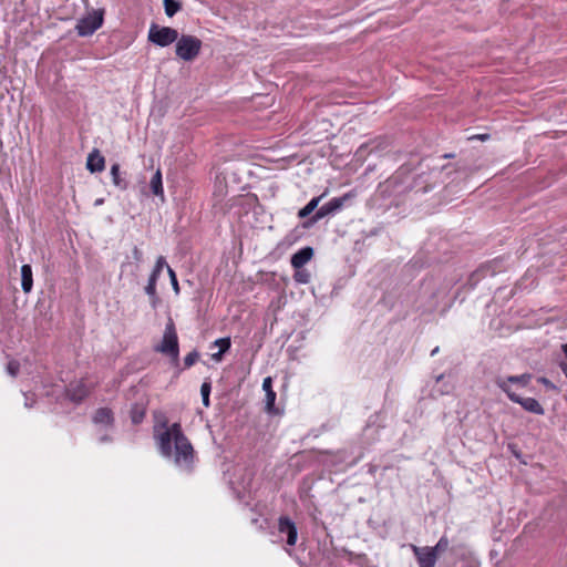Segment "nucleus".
<instances>
[{
	"label": "nucleus",
	"instance_id": "1",
	"mask_svg": "<svg viewBox=\"0 0 567 567\" xmlns=\"http://www.w3.org/2000/svg\"><path fill=\"white\" fill-rule=\"evenodd\" d=\"M154 419L153 435L161 454L165 457H174L177 465L190 470L195 451L190 441L184 434L182 424L175 422L168 425L167 416L159 411L154 412Z\"/></svg>",
	"mask_w": 567,
	"mask_h": 567
},
{
	"label": "nucleus",
	"instance_id": "2",
	"mask_svg": "<svg viewBox=\"0 0 567 567\" xmlns=\"http://www.w3.org/2000/svg\"><path fill=\"white\" fill-rule=\"evenodd\" d=\"M433 174H422L413 184L404 185L399 177L391 176L379 185L378 194L382 199L390 200L389 207H400L408 200V198H401L402 196L411 192L416 194L426 190L430 183L433 182Z\"/></svg>",
	"mask_w": 567,
	"mask_h": 567
},
{
	"label": "nucleus",
	"instance_id": "3",
	"mask_svg": "<svg viewBox=\"0 0 567 567\" xmlns=\"http://www.w3.org/2000/svg\"><path fill=\"white\" fill-rule=\"evenodd\" d=\"M154 351L166 355L169 359L171 365L176 370L175 374L179 375L182 372L179 362V342L176 327L172 318H168L162 341L154 346Z\"/></svg>",
	"mask_w": 567,
	"mask_h": 567
},
{
	"label": "nucleus",
	"instance_id": "4",
	"mask_svg": "<svg viewBox=\"0 0 567 567\" xmlns=\"http://www.w3.org/2000/svg\"><path fill=\"white\" fill-rule=\"evenodd\" d=\"M203 42L195 35L192 34H182L178 35L175 45V54L184 60V61H193L195 60L202 50Z\"/></svg>",
	"mask_w": 567,
	"mask_h": 567
},
{
	"label": "nucleus",
	"instance_id": "5",
	"mask_svg": "<svg viewBox=\"0 0 567 567\" xmlns=\"http://www.w3.org/2000/svg\"><path fill=\"white\" fill-rule=\"evenodd\" d=\"M353 195L352 193H347L341 197H334L327 204L322 205L320 208H318L312 216H310L308 219L303 220L300 225L303 229L311 228L315 224H317L320 219L324 218L328 215H331L336 213L337 210L341 209L344 202L351 198Z\"/></svg>",
	"mask_w": 567,
	"mask_h": 567
},
{
	"label": "nucleus",
	"instance_id": "6",
	"mask_svg": "<svg viewBox=\"0 0 567 567\" xmlns=\"http://www.w3.org/2000/svg\"><path fill=\"white\" fill-rule=\"evenodd\" d=\"M104 9L92 10L86 16L80 18L75 24V31L79 37H90L99 30L104 22Z\"/></svg>",
	"mask_w": 567,
	"mask_h": 567
},
{
	"label": "nucleus",
	"instance_id": "7",
	"mask_svg": "<svg viewBox=\"0 0 567 567\" xmlns=\"http://www.w3.org/2000/svg\"><path fill=\"white\" fill-rule=\"evenodd\" d=\"M504 269L505 268L503 257H497L492 260H488L480 265V267L470 275L467 285L471 288H474L485 277L495 276L496 274L504 271Z\"/></svg>",
	"mask_w": 567,
	"mask_h": 567
},
{
	"label": "nucleus",
	"instance_id": "8",
	"mask_svg": "<svg viewBox=\"0 0 567 567\" xmlns=\"http://www.w3.org/2000/svg\"><path fill=\"white\" fill-rule=\"evenodd\" d=\"M178 31L171 27H161L152 23L148 30L147 39L158 47H168L178 39Z\"/></svg>",
	"mask_w": 567,
	"mask_h": 567
},
{
	"label": "nucleus",
	"instance_id": "9",
	"mask_svg": "<svg viewBox=\"0 0 567 567\" xmlns=\"http://www.w3.org/2000/svg\"><path fill=\"white\" fill-rule=\"evenodd\" d=\"M499 389L506 393V395L512 402L519 404L525 411L537 415L545 414V409L536 399L523 398L515 393L511 386H506L505 383H499Z\"/></svg>",
	"mask_w": 567,
	"mask_h": 567
},
{
	"label": "nucleus",
	"instance_id": "10",
	"mask_svg": "<svg viewBox=\"0 0 567 567\" xmlns=\"http://www.w3.org/2000/svg\"><path fill=\"white\" fill-rule=\"evenodd\" d=\"M64 393L69 401L75 404H80L90 395V390L84 381L81 380L78 382L69 383L65 386Z\"/></svg>",
	"mask_w": 567,
	"mask_h": 567
},
{
	"label": "nucleus",
	"instance_id": "11",
	"mask_svg": "<svg viewBox=\"0 0 567 567\" xmlns=\"http://www.w3.org/2000/svg\"><path fill=\"white\" fill-rule=\"evenodd\" d=\"M412 551L416 558L419 567H435L437 556L430 546L419 547L412 545Z\"/></svg>",
	"mask_w": 567,
	"mask_h": 567
},
{
	"label": "nucleus",
	"instance_id": "12",
	"mask_svg": "<svg viewBox=\"0 0 567 567\" xmlns=\"http://www.w3.org/2000/svg\"><path fill=\"white\" fill-rule=\"evenodd\" d=\"M262 390L266 393L265 411L268 414H272V415L281 414L282 412L275 405V401H276L277 394H276V392L272 389V379H271V377H267V378L264 379V381H262Z\"/></svg>",
	"mask_w": 567,
	"mask_h": 567
},
{
	"label": "nucleus",
	"instance_id": "13",
	"mask_svg": "<svg viewBox=\"0 0 567 567\" xmlns=\"http://www.w3.org/2000/svg\"><path fill=\"white\" fill-rule=\"evenodd\" d=\"M278 530L287 535V544L293 546L297 543L298 530L296 524L288 516H280L278 519Z\"/></svg>",
	"mask_w": 567,
	"mask_h": 567
},
{
	"label": "nucleus",
	"instance_id": "14",
	"mask_svg": "<svg viewBox=\"0 0 567 567\" xmlns=\"http://www.w3.org/2000/svg\"><path fill=\"white\" fill-rule=\"evenodd\" d=\"M92 422L96 425H104L107 429H113L115 425L114 412L107 406L99 408L92 415Z\"/></svg>",
	"mask_w": 567,
	"mask_h": 567
},
{
	"label": "nucleus",
	"instance_id": "15",
	"mask_svg": "<svg viewBox=\"0 0 567 567\" xmlns=\"http://www.w3.org/2000/svg\"><path fill=\"white\" fill-rule=\"evenodd\" d=\"M147 405L148 399L141 400L131 405L130 419L132 424L140 425L144 421L147 412Z\"/></svg>",
	"mask_w": 567,
	"mask_h": 567
},
{
	"label": "nucleus",
	"instance_id": "16",
	"mask_svg": "<svg viewBox=\"0 0 567 567\" xmlns=\"http://www.w3.org/2000/svg\"><path fill=\"white\" fill-rule=\"evenodd\" d=\"M105 168V158L101 154V152L97 148H93V151L89 154L87 161H86V169L94 174V173H101Z\"/></svg>",
	"mask_w": 567,
	"mask_h": 567
},
{
	"label": "nucleus",
	"instance_id": "17",
	"mask_svg": "<svg viewBox=\"0 0 567 567\" xmlns=\"http://www.w3.org/2000/svg\"><path fill=\"white\" fill-rule=\"evenodd\" d=\"M313 255L315 250L312 247H303L291 256L290 264L292 268H301L312 259Z\"/></svg>",
	"mask_w": 567,
	"mask_h": 567
},
{
	"label": "nucleus",
	"instance_id": "18",
	"mask_svg": "<svg viewBox=\"0 0 567 567\" xmlns=\"http://www.w3.org/2000/svg\"><path fill=\"white\" fill-rule=\"evenodd\" d=\"M532 380V374L529 373H524V374H520V375H509L507 377L506 379H497L495 381L496 385L499 388V383H505L506 386H511L509 384L511 383H515V384H518L523 388L527 386L529 384Z\"/></svg>",
	"mask_w": 567,
	"mask_h": 567
},
{
	"label": "nucleus",
	"instance_id": "19",
	"mask_svg": "<svg viewBox=\"0 0 567 567\" xmlns=\"http://www.w3.org/2000/svg\"><path fill=\"white\" fill-rule=\"evenodd\" d=\"M21 287L25 293H29L33 287L32 268L28 264L21 267Z\"/></svg>",
	"mask_w": 567,
	"mask_h": 567
},
{
	"label": "nucleus",
	"instance_id": "20",
	"mask_svg": "<svg viewBox=\"0 0 567 567\" xmlns=\"http://www.w3.org/2000/svg\"><path fill=\"white\" fill-rule=\"evenodd\" d=\"M150 189L153 195L159 196L162 200H164V189H163V181L162 173L159 169L155 172L150 182Z\"/></svg>",
	"mask_w": 567,
	"mask_h": 567
},
{
	"label": "nucleus",
	"instance_id": "21",
	"mask_svg": "<svg viewBox=\"0 0 567 567\" xmlns=\"http://www.w3.org/2000/svg\"><path fill=\"white\" fill-rule=\"evenodd\" d=\"M323 197V195H320V196H317V197H313L305 207H302L301 209H299L298 212V217L300 219H308L310 216H312L311 214L317 209L321 198Z\"/></svg>",
	"mask_w": 567,
	"mask_h": 567
},
{
	"label": "nucleus",
	"instance_id": "22",
	"mask_svg": "<svg viewBox=\"0 0 567 567\" xmlns=\"http://www.w3.org/2000/svg\"><path fill=\"white\" fill-rule=\"evenodd\" d=\"M111 175L113 184L122 190L127 189L128 183L125 178L121 177L120 165L117 163L111 166Z\"/></svg>",
	"mask_w": 567,
	"mask_h": 567
},
{
	"label": "nucleus",
	"instance_id": "23",
	"mask_svg": "<svg viewBox=\"0 0 567 567\" xmlns=\"http://www.w3.org/2000/svg\"><path fill=\"white\" fill-rule=\"evenodd\" d=\"M164 10L167 17H174L181 9L182 3L177 0H163Z\"/></svg>",
	"mask_w": 567,
	"mask_h": 567
},
{
	"label": "nucleus",
	"instance_id": "24",
	"mask_svg": "<svg viewBox=\"0 0 567 567\" xmlns=\"http://www.w3.org/2000/svg\"><path fill=\"white\" fill-rule=\"evenodd\" d=\"M164 266H167L166 265V261H165V258L163 256H159L156 260V264L150 275V280H154V281H157L159 276H161V272L164 268Z\"/></svg>",
	"mask_w": 567,
	"mask_h": 567
},
{
	"label": "nucleus",
	"instance_id": "25",
	"mask_svg": "<svg viewBox=\"0 0 567 567\" xmlns=\"http://www.w3.org/2000/svg\"><path fill=\"white\" fill-rule=\"evenodd\" d=\"M293 269H295L293 279L296 282L306 285L310 281L311 276L307 269H305L303 267L293 268Z\"/></svg>",
	"mask_w": 567,
	"mask_h": 567
},
{
	"label": "nucleus",
	"instance_id": "26",
	"mask_svg": "<svg viewBox=\"0 0 567 567\" xmlns=\"http://www.w3.org/2000/svg\"><path fill=\"white\" fill-rule=\"evenodd\" d=\"M210 391H212L210 381H204L200 386V394H202L203 404L206 408H208L210 405V400H209Z\"/></svg>",
	"mask_w": 567,
	"mask_h": 567
},
{
	"label": "nucleus",
	"instance_id": "27",
	"mask_svg": "<svg viewBox=\"0 0 567 567\" xmlns=\"http://www.w3.org/2000/svg\"><path fill=\"white\" fill-rule=\"evenodd\" d=\"M199 352L197 350H193L192 352H189L185 358H184V367L182 369L185 370V369H189L190 367H193L198 360H199Z\"/></svg>",
	"mask_w": 567,
	"mask_h": 567
},
{
	"label": "nucleus",
	"instance_id": "28",
	"mask_svg": "<svg viewBox=\"0 0 567 567\" xmlns=\"http://www.w3.org/2000/svg\"><path fill=\"white\" fill-rule=\"evenodd\" d=\"M450 546V540L446 536H442L435 546L432 547V549L435 551L436 556L439 557L440 554L447 550Z\"/></svg>",
	"mask_w": 567,
	"mask_h": 567
},
{
	"label": "nucleus",
	"instance_id": "29",
	"mask_svg": "<svg viewBox=\"0 0 567 567\" xmlns=\"http://www.w3.org/2000/svg\"><path fill=\"white\" fill-rule=\"evenodd\" d=\"M213 346H216L219 348V351L226 353L229 351L231 347V341L229 337L217 339Z\"/></svg>",
	"mask_w": 567,
	"mask_h": 567
},
{
	"label": "nucleus",
	"instance_id": "30",
	"mask_svg": "<svg viewBox=\"0 0 567 567\" xmlns=\"http://www.w3.org/2000/svg\"><path fill=\"white\" fill-rule=\"evenodd\" d=\"M7 371L11 377H17L20 371V363L16 360H11L7 364Z\"/></svg>",
	"mask_w": 567,
	"mask_h": 567
},
{
	"label": "nucleus",
	"instance_id": "31",
	"mask_svg": "<svg viewBox=\"0 0 567 567\" xmlns=\"http://www.w3.org/2000/svg\"><path fill=\"white\" fill-rule=\"evenodd\" d=\"M561 352L564 353L566 360L559 361L558 367L567 379V343L561 344Z\"/></svg>",
	"mask_w": 567,
	"mask_h": 567
},
{
	"label": "nucleus",
	"instance_id": "32",
	"mask_svg": "<svg viewBox=\"0 0 567 567\" xmlns=\"http://www.w3.org/2000/svg\"><path fill=\"white\" fill-rule=\"evenodd\" d=\"M167 271H168V275H169V279H171L173 289H174V291L176 293H178L179 292V284H178L176 274H175V271L169 266H167Z\"/></svg>",
	"mask_w": 567,
	"mask_h": 567
},
{
	"label": "nucleus",
	"instance_id": "33",
	"mask_svg": "<svg viewBox=\"0 0 567 567\" xmlns=\"http://www.w3.org/2000/svg\"><path fill=\"white\" fill-rule=\"evenodd\" d=\"M300 227H296L295 229H292L287 236H286V241H288L289 244H292L295 241H297L300 236H301V233H300Z\"/></svg>",
	"mask_w": 567,
	"mask_h": 567
},
{
	"label": "nucleus",
	"instance_id": "34",
	"mask_svg": "<svg viewBox=\"0 0 567 567\" xmlns=\"http://www.w3.org/2000/svg\"><path fill=\"white\" fill-rule=\"evenodd\" d=\"M156 284H157V281L148 279L147 285L145 286V292L148 297L157 293Z\"/></svg>",
	"mask_w": 567,
	"mask_h": 567
},
{
	"label": "nucleus",
	"instance_id": "35",
	"mask_svg": "<svg viewBox=\"0 0 567 567\" xmlns=\"http://www.w3.org/2000/svg\"><path fill=\"white\" fill-rule=\"evenodd\" d=\"M150 301L153 307V309H156L158 303L161 302V298L157 293L150 296Z\"/></svg>",
	"mask_w": 567,
	"mask_h": 567
},
{
	"label": "nucleus",
	"instance_id": "36",
	"mask_svg": "<svg viewBox=\"0 0 567 567\" xmlns=\"http://www.w3.org/2000/svg\"><path fill=\"white\" fill-rule=\"evenodd\" d=\"M133 257L136 261H141L143 258V252L138 249L137 246L133 248Z\"/></svg>",
	"mask_w": 567,
	"mask_h": 567
},
{
	"label": "nucleus",
	"instance_id": "37",
	"mask_svg": "<svg viewBox=\"0 0 567 567\" xmlns=\"http://www.w3.org/2000/svg\"><path fill=\"white\" fill-rule=\"evenodd\" d=\"M326 455H329V456H333V457H338V462H342L344 461V457H343V453L342 452H338L336 454H332L330 452H324Z\"/></svg>",
	"mask_w": 567,
	"mask_h": 567
},
{
	"label": "nucleus",
	"instance_id": "38",
	"mask_svg": "<svg viewBox=\"0 0 567 567\" xmlns=\"http://www.w3.org/2000/svg\"><path fill=\"white\" fill-rule=\"evenodd\" d=\"M224 354H225L224 352L218 351V352L212 354V359L214 361L218 362V361H220L223 359Z\"/></svg>",
	"mask_w": 567,
	"mask_h": 567
},
{
	"label": "nucleus",
	"instance_id": "39",
	"mask_svg": "<svg viewBox=\"0 0 567 567\" xmlns=\"http://www.w3.org/2000/svg\"><path fill=\"white\" fill-rule=\"evenodd\" d=\"M451 390H452V386H449V388H447V386H446V384H444L442 389H439V390H436V391L439 392V394L443 395V394H447V393H450V392H451Z\"/></svg>",
	"mask_w": 567,
	"mask_h": 567
},
{
	"label": "nucleus",
	"instance_id": "40",
	"mask_svg": "<svg viewBox=\"0 0 567 567\" xmlns=\"http://www.w3.org/2000/svg\"><path fill=\"white\" fill-rule=\"evenodd\" d=\"M487 137V135H471L467 137L468 141H472V140H482L484 141L485 138Z\"/></svg>",
	"mask_w": 567,
	"mask_h": 567
},
{
	"label": "nucleus",
	"instance_id": "41",
	"mask_svg": "<svg viewBox=\"0 0 567 567\" xmlns=\"http://www.w3.org/2000/svg\"><path fill=\"white\" fill-rule=\"evenodd\" d=\"M112 441V436L109 435V434H104L100 437V442L104 443V442H111Z\"/></svg>",
	"mask_w": 567,
	"mask_h": 567
},
{
	"label": "nucleus",
	"instance_id": "42",
	"mask_svg": "<svg viewBox=\"0 0 567 567\" xmlns=\"http://www.w3.org/2000/svg\"><path fill=\"white\" fill-rule=\"evenodd\" d=\"M539 382H542L545 385H548L550 383L546 378H540Z\"/></svg>",
	"mask_w": 567,
	"mask_h": 567
},
{
	"label": "nucleus",
	"instance_id": "43",
	"mask_svg": "<svg viewBox=\"0 0 567 567\" xmlns=\"http://www.w3.org/2000/svg\"><path fill=\"white\" fill-rule=\"evenodd\" d=\"M444 379V374H440L436 377V383H440Z\"/></svg>",
	"mask_w": 567,
	"mask_h": 567
},
{
	"label": "nucleus",
	"instance_id": "44",
	"mask_svg": "<svg viewBox=\"0 0 567 567\" xmlns=\"http://www.w3.org/2000/svg\"><path fill=\"white\" fill-rule=\"evenodd\" d=\"M437 352H439V347H436L435 349H433V350H432L431 355H434V354H436Z\"/></svg>",
	"mask_w": 567,
	"mask_h": 567
}]
</instances>
